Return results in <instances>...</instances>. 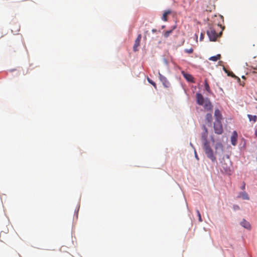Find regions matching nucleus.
Wrapping results in <instances>:
<instances>
[{
  "label": "nucleus",
  "instance_id": "nucleus-12",
  "mask_svg": "<svg viewBox=\"0 0 257 257\" xmlns=\"http://www.w3.org/2000/svg\"><path fill=\"white\" fill-rule=\"evenodd\" d=\"M215 116V121H221L222 119V115L219 109H216L214 112Z\"/></svg>",
  "mask_w": 257,
  "mask_h": 257
},
{
  "label": "nucleus",
  "instance_id": "nucleus-26",
  "mask_svg": "<svg viewBox=\"0 0 257 257\" xmlns=\"http://www.w3.org/2000/svg\"><path fill=\"white\" fill-rule=\"evenodd\" d=\"M244 188H245V184L244 183L242 187V189L243 190V189H244Z\"/></svg>",
  "mask_w": 257,
  "mask_h": 257
},
{
  "label": "nucleus",
  "instance_id": "nucleus-18",
  "mask_svg": "<svg viewBox=\"0 0 257 257\" xmlns=\"http://www.w3.org/2000/svg\"><path fill=\"white\" fill-rule=\"evenodd\" d=\"M175 28H176V26H174L172 30L166 31L164 34V37L166 38L168 37L169 36V35H170V34H171L172 33L173 30H174Z\"/></svg>",
  "mask_w": 257,
  "mask_h": 257
},
{
  "label": "nucleus",
  "instance_id": "nucleus-15",
  "mask_svg": "<svg viewBox=\"0 0 257 257\" xmlns=\"http://www.w3.org/2000/svg\"><path fill=\"white\" fill-rule=\"evenodd\" d=\"M239 196L244 200H249V199L248 194L245 192H241L239 194Z\"/></svg>",
  "mask_w": 257,
  "mask_h": 257
},
{
  "label": "nucleus",
  "instance_id": "nucleus-23",
  "mask_svg": "<svg viewBox=\"0 0 257 257\" xmlns=\"http://www.w3.org/2000/svg\"><path fill=\"white\" fill-rule=\"evenodd\" d=\"M228 75L231 76L232 77L237 78L238 82L240 81V78L237 77V76H236L232 72H231L230 74H228Z\"/></svg>",
  "mask_w": 257,
  "mask_h": 257
},
{
  "label": "nucleus",
  "instance_id": "nucleus-14",
  "mask_svg": "<svg viewBox=\"0 0 257 257\" xmlns=\"http://www.w3.org/2000/svg\"><path fill=\"white\" fill-rule=\"evenodd\" d=\"M171 10H167L166 11H165L164 14H163V15L162 16V19L166 22L167 21V16L170 14L171 13Z\"/></svg>",
  "mask_w": 257,
  "mask_h": 257
},
{
  "label": "nucleus",
  "instance_id": "nucleus-13",
  "mask_svg": "<svg viewBox=\"0 0 257 257\" xmlns=\"http://www.w3.org/2000/svg\"><path fill=\"white\" fill-rule=\"evenodd\" d=\"M183 75L184 77L189 82H193V76L189 74L184 73V72H182Z\"/></svg>",
  "mask_w": 257,
  "mask_h": 257
},
{
  "label": "nucleus",
  "instance_id": "nucleus-4",
  "mask_svg": "<svg viewBox=\"0 0 257 257\" xmlns=\"http://www.w3.org/2000/svg\"><path fill=\"white\" fill-rule=\"evenodd\" d=\"M196 101L198 105H202L204 104L205 101H206V98H204L201 94L197 93L196 94Z\"/></svg>",
  "mask_w": 257,
  "mask_h": 257
},
{
  "label": "nucleus",
  "instance_id": "nucleus-11",
  "mask_svg": "<svg viewBox=\"0 0 257 257\" xmlns=\"http://www.w3.org/2000/svg\"><path fill=\"white\" fill-rule=\"evenodd\" d=\"M240 225L244 228L250 230L251 229V225L250 223L245 219H243L240 222Z\"/></svg>",
  "mask_w": 257,
  "mask_h": 257
},
{
  "label": "nucleus",
  "instance_id": "nucleus-21",
  "mask_svg": "<svg viewBox=\"0 0 257 257\" xmlns=\"http://www.w3.org/2000/svg\"><path fill=\"white\" fill-rule=\"evenodd\" d=\"M147 80L148 81V82L151 84L156 89L157 88V85H156V84L150 78H149V77L147 78Z\"/></svg>",
  "mask_w": 257,
  "mask_h": 257
},
{
  "label": "nucleus",
  "instance_id": "nucleus-8",
  "mask_svg": "<svg viewBox=\"0 0 257 257\" xmlns=\"http://www.w3.org/2000/svg\"><path fill=\"white\" fill-rule=\"evenodd\" d=\"M159 74L160 80L162 82L164 87L167 88L169 87L170 86V83L169 81L167 80V78L164 76H163L162 74H161L160 73Z\"/></svg>",
  "mask_w": 257,
  "mask_h": 257
},
{
  "label": "nucleus",
  "instance_id": "nucleus-28",
  "mask_svg": "<svg viewBox=\"0 0 257 257\" xmlns=\"http://www.w3.org/2000/svg\"><path fill=\"white\" fill-rule=\"evenodd\" d=\"M195 156H196V158L198 159V158L197 155V154H196V152H195Z\"/></svg>",
  "mask_w": 257,
  "mask_h": 257
},
{
  "label": "nucleus",
  "instance_id": "nucleus-30",
  "mask_svg": "<svg viewBox=\"0 0 257 257\" xmlns=\"http://www.w3.org/2000/svg\"><path fill=\"white\" fill-rule=\"evenodd\" d=\"M242 78H245V77H244V76H242Z\"/></svg>",
  "mask_w": 257,
  "mask_h": 257
},
{
  "label": "nucleus",
  "instance_id": "nucleus-10",
  "mask_svg": "<svg viewBox=\"0 0 257 257\" xmlns=\"http://www.w3.org/2000/svg\"><path fill=\"white\" fill-rule=\"evenodd\" d=\"M222 171H224V173L227 174H230L231 172L230 165H227L226 164H222Z\"/></svg>",
  "mask_w": 257,
  "mask_h": 257
},
{
  "label": "nucleus",
  "instance_id": "nucleus-5",
  "mask_svg": "<svg viewBox=\"0 0 257 257\" xmlns=\"http://www.w3.org/2000/svg\"><path fill=\"white\" fill-rule=\"evenodd\" d=\"M201 106H203L204 109L206 111H211L213 109V105L209 99L208 98H206V101L204 104Z\"/></svg>",
  "mask_w": 257,
  "mask_h": 257
},
{
  "label": "nucleus",
  "instance_id": "nucleus-22",
  "mask_svg": "<svg viewBox=\"0 0 257 257\" xmlns=\"http://www.w3.org/2000/svg\"><path fill=\"white\" fill-rule=\"evenodd\" d=\"M197 215L198 216V219H199V222H202V218H201V214L199 212V210H197Z\"/></svg>",
  "mask_w": 257,
  "mask_h": 257
},
{
  "label": "nucleus",
  "instance_id": "nucleus-19",
  "mask_svg": "<svg viewBox=\"0 0 257 257\" xmlns=\"http://www.w3.org/2000/svg\"><path fill=\"white\" fill-rule=\"evenodd\" d=\"M247 117L249 118L250 121H253L254 122L256 121L257 119V116L256 115H252L251 114H247Z\"/></svg>",
  "mask_w": 257,
  "mask_h": 257
},
{
  "label": "nucleus",
  "instance_id": "nucleus-7",
  "mask_svg": "<svg viewBox=\"0 0 257 257\" xmlns=\"http://www.w3.org/2000/svg\"><path fill=\"white\" fill-rule=\"evenodd\" d=\"M142 39V35H138L136 40H135V44L133 47V50L134 51H137L138 50V47L140 46V42Z\"/></svg>",
  "mask_w": 257,
  "mask_h": 257
},
{
  "label": "nucleus",
  "instance_id": "nucleus-9",
  "mask_svg": "<svg viewBox=\"0 0 257 257\" xmlns=\"http://www.w3.org/2000/svg\"><path fill=\"white\" fill-rule=\"evenodd\" d=\"M237 133L236 131H233L232 136L231 137V144L233 146H235L236 145L237 143Z\"/></svg>",
  "mask_w": 257,
  "mask_h": 257
},
{
  "label": "nucleus",
  "instance_id": "nucleus-17",
  "mask_svg": "<svg viewBox=\"0 0 257 257\" xmlns=\"http://www.w3.org/2000/svg\"><path fill=\"white\" fill-rule=\"evenodd\" d=\"M205 119L208 122L211 123L212 120V114L211 113H207L206 115Z\"/></svg>",
  "mask_w": 257,
  "mask_h": 257
},
{
  "label": "nucleus",
  "instance_id": "nucleus-24",
  "mask_svg": "<svg viewBox=\"0 0 257 257\" xmlns=\"http://www.w3.org/2000/svg\"><path fill=\"white\" fill-rule=\"evenodd\" d=\"M193 49L191 48L189 49H186L185 52L188 54H191L193 53Z\"/></svg>",
  "mask_w": 257,
  "mask_h": 257
},
{
  "label": "nucleus",
  "instance_id": "nucleus-29",
  "mask_svg": "<svg viewBox=\"0 0 257 257\" xmlns=\"http://www.w3.org/2000/svg\"><path fill=\"white\" fill-rule=\"evenodd\" d=\"M152 31H153V32H155L156 31V30H154V29H153Z\"/></svg>",
  "mask_w": 257,
  "mask_h": 257
},
{
  "label": "nucleus",
  "instance_id": "nucleus-1",
  "mask_svg": "<svg viewBox=\"0 0 257 257\" xmlns=\"http://www.w3.org/2000/svg\"><path fill=\"white\" fill-rule=\"evenodd\" d=\"M203 132L201 134V139L203 142V149L207 156L212 162L216 161V157L213 153V150L209 145L207 139L208 137V130L206 127L203 125L202 126Z\"/></svg>",
  "mask_w": 257,
  "mask_h": 257
},
{
  "label": "nucleus",
  "instance_id": "nucleus-25",
  "mask_svg": "<svg viewBox=\"0 0 257 257\" xmlns=\"http://www.w3.org/2000/svg\"><path fill=\"white\" fill-rule=\"evenodd\" d=\"M204 37V33H201L200 36V40L201 41L203 40Z\"/></svg>",
  "mask_w": 257,
  "mask_h": 257
},
{
  "label": "nucleus",
  "instance_id": "nucleus-6",
  "mask_svg": "<svg viewBox=\"0 0 257 257\" xmlns=\"http://www.w3.org/2000/svg\"><path fill=\"white\" fill-rule=\"evenodd\" d=\"M215 154H220L223 152V146L221 143H217L215 145Z\"/></svg>",
  "mask_w": 257,
  "mask_h": 257
},
{
  "label": "nucleus",
  "instance_id": "nucleus-27",
  "mask_svg": "<svg viewBox=\"0 0 257 257\" xmlns=\"http://www.w3.org/2000/svg\"><path fill=\"white\" fill-rule=\"evenodd\" d=\"M254 134H255V136L257 137V129L255 130Z\"/></svg>",
  "mask_w": 257,
  "mask_h": 257
},
{
  "label": "nucleus",
  "instance_id": "nucleus-3",
  "mask_svg": "<svg viewBox=\"0 0 257 257\" xmlns=\"http://www.w3.org/2000/svg\"><path fill=\"white\" fill-rule=\"evenodd\" d=\"M214 128L216 134H221L223 132L221 121H215L214 123Z\"/></svg>",
  "mask_w": 257,
  "mask_h": 257
},
{
  "label": "nucleus",
  "instance_id": "nucleus-20",
  "mask_svg": "<svg viewBox=\"0 0 257 257\" xmlns=\"http://www.w3.org/2000/svg\"><path fill=\"white\" fill-rule=\"evenodd\" d=\"M205 89L206 90L209 92V93H210L211 92V90H210V87H209V85L207 82V79H205Z\"/></svg>",
  "mask_w": 257,
  "mask_h": 257
},
{
  "label": "nucleus",
  "instance_id": "nucleus-2",
  "mask_svg": "<svg viewBox=\"0 0 257 257\" xmlns=\"http://www.w3.org/2000/svg\"><path fill=\"white\" fill-rule=\"evenodd\" d=\"M224 27L221 25H213L210 27L209 30L207 31V34L211 41L216 40L217 37H220L222 35Z\"/></svg>",
  "mask_w": 257,
  "mask_h": 257
},
{
  "label": "nucleus",
  "instance_id": "nucleus-16",
  "mask_svg": "<svg viewBox=\"0 0 257 257\" xmlns=\"http://www.w3.org/2000/svg\"><path fill=\"white\" fill-rule=\"evenodd\" d=\"M220 58H221V55L220 54H217L216 56L211 57L209 59L210 60H211L213 61H216L220 59Z\"/></svg>",
  "mask_w": 257,
  "mask_h": 257
}]
</instances>
